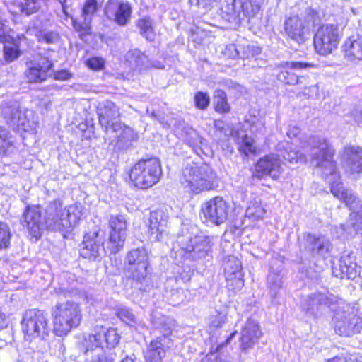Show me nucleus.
Segmentation results:
<instances>
[{
  "label": "nucleus",
  "instance_id": "1",
  "mask_svg": "<svg viewBox=\"0 0 362 362\" xmlns=\"http://www.w3.org/2000/svg\"><path fill=\"white\" fill-rule=\"evenodd\" d=\"M84 210V206L79 202L63 208L59 200H54L47 206L44 217L40 207L33 206L27 207L23 218L29 234L37 240L45 229L71 232L83 217Z\"/></svg>",
  "mask_w": 362,
  "mask_h": 362
},
{
  "label": "nucleus",
  "instance_id": "2",
  "mask_svg": "<svg viewBox=\"0 0 362 362\" xmlns=\"http://www.w3.org/2000/svg\"><path fill=\"white\" fill-rule=\"evenodd\" d=\"M148 251L145 247L130 250L124 259V275L127 285L132 293L149 292L153 287L148 272Z\"/></svg>",
  "mask_w": 362,
  "mask_h": 362
},
{
  "label": "nucleus",
  "instance_id": "3",
  "mask_svg": "<svg viewBox=\"0 0 362 362\" xmlns=\"http://www.w3.org/2000/svg\"><path fill=\"white\" fill-rule=\"evenodd\" d=\"M120 341V336L116 329L100 327L95 333L85 337L80 350L85 358V362H112L107 356L105 349L115 348Z\"/></svg>",
  "mask_w": 362,
  "mask_h": 362
},
{
  "label": "nucleus",
  "instance_id": "4",
  "mask_svg": "<svg viewBox=\"0 0 362 362\" xmlns=\"http://www.w3.org/2000/svg\"><path fill=\"white\" fill-rule=\"evenodd\" d=\"M180 182L184 188L195 194L213 189L218 185L216 173L211 168L206 164L198 165L195 163L185 166Z\"/></svg>",
  "mask_w": 362,
  "mask_h": 362
},
{
  "label": "nucleus",
  "instance_id": "5",
  "mask_svg": "<svg viewBox=\"0 0 362 362\" xmlns=\"http://www.w3.org/2000/svg\"><path fill=\"white\" fill-rule=\"evenodd\" d=\"M53 330L56 335H66L77 327L81 321L82 314L79 303L74 300L57 302L51 310Z\"/></svg>",
  "mask_w": 362,
  "mask_h": 362
},
{
  "label": "nucleus",
  "instance_id": "6",
  "mask_svg": "<svg viewBox=\"0 0 362 362\" xmlns=\"http://www.w3.org/2000/svg\"><path fill=\"white\" fill-rule=\"evenodd\" d=\"M162 175L160 161L156 158L139 160L129 173V177L135 187L148 189L156 184Z\"/></svg>",
  "mask_w": 362,
  "mask_h": 362
},
{
  "label": "nucleus",
  "instance_id": "7",
  "mask_svg": "<svg viewBox=\"0 0 362 362\" xmlns=\"http://www.w3.org/2000/svg\"><path fill=\"white\" fill-rule=\"evenodd\" d=\"M341 39L339 26L334 23H322L313 35V46L320 56H327L337 50Z\"/></svg>",
  "mask_w": 362,
  "mask_h": 362
},
{
  "label": "nucleus",
  "instance_id": "8",
  "mask_svg": "<svg viewBox=\"0 0 362 362\" xmlns=\"http://www.w3.org/2000/svg\"><path fill=\"white\" fill-rule=\"evenodd\" d=\"M30 111L23 110L20 104L14 100L5 102L1 105V116L8 125L18 132H34L37 124L28 118Z\"/></svg>",
  "mask_w": 362,
  "mask_h": 362
},
{
  "label": "nucleus",
  "instance_id": "9",
  "mask_svg": "<svg viewBox=\"0 0 362 362\" xmlns=\"http://www.w3.org/2000/svg\"><path fill=\"white\" fill-rule=\"evenodd\" d=\"M47 313L38 309L27 310L21 322L22 330L27 339L40 338L45 339L48 337L50 328L48 325Z\"/></svg>",
  "mask_w": 362,
  "mask_h": 362
},
{
  "label": "nucleus",
  "instance_id": "10",
  "mask_svg": "<svg viewBox=\"0 0 362 362\" xmlns=\"http://www.w3.org/2000/svg\"><path fill=\"white\" fill-rule=\"evenodd\" d=\"M313 148L317 151L311 158L315 162L317 168L329 169L331 175L337 173V161L335 159L336 149L334 145L327 138H318L314 143Z\"/></svg>",
  "mask_w": 362,
  "mask_h": 362
},
{
  "label": "nucleus",
  "instance_id": "11",
  "mask_svg": "<svg viewBox=\"0 0 362 362\" xmlns=\"http://www.w3.org/2000/svg\"><path fill=\"white\" fill-rule=\"evenodd\" d=\"M283 172L280 156L274 153H269L260 157L254 163L252 177L262 180L269 177L273 180H278Z\"/></svg>",
  "mask_w": 362,
  "mask_h": 362
},
{
  "label": "nucleus",
  "instance_id": "12",
  "mask_svg": "<svg viewBox=\"0 0 362 362\" xmlns=\"http://www.w3.org/2000/svg\"><path fill=\"white\" fill-rule=\"evenodd\" d=\"M284 33L287 40L303 45L310 35V28L304 19L298 14H294L285 18Z\"/></svg>",
  "mask_w": 362,
  "mask_h": 362
},
{
  "label": "nucleus",
  "instance_id": "13",
  "mask_svg": "<svg viewBox=\"0 0 362 362\" xmlns=\"http://www.w3.org/2000/svg\"><path fill=\"white\" fill-rule=\"evenodd\" d=\"M97 114L99 122L105 129L106 132L111 131L117 133V131L121 129L122 124L119 122V108L112 101L106 100L99 103Z\"/></svg>",
  "mask_w": 362,
  "mask_h": 362
},
{
  "label": "nucleus",
  "instance_id": "14",
  "mask_svg": "<svg viewBox=\"0 0 362 362\" xmlns=\"http://www.w3.org/2000/svg\"><path fill=\"white\" fill-rule=\"evenodd\" d=\"M279 71L276 76L277 81L284 86H296L300 83L303 76L296 74L293 70H303L316 68L317 65L312 62L293 61L285 62L277 66Z\"/></svg>",
  "mask_w": 362,
  "mask_h": 362
},
{
  "label": "nucleus",
  "instance_id": "15",
  "mask_svg": "<svg viewBox=\"0 0 362 362\" xmlns=\"http://www.w3.org/2000/svg\"><path fill=\"white\" fill-rule=\"evenodd\" d=\"M109 226L111 228L107 248L112 253H117L124 246L127 235V222L124 216H112L109 221Z\"/></svg>",
  "mask_w": 362,
  "mask_h": 362
},
{
  "label": "nucleus",
  "instance_id": "16",
  "mask_svg": "<svg viewBox=\"0 0 362 362\" xmlns=\"http://www.w3.org/2000/svg\"><path fill=\"white\" fill-rule=\"evenodd\" d=\"M104 233L99 230L90 231L84 235L80 249L82 257L95 260L105 251L103 247Z\"/></svg>",
  "mask_w": 362,
  "mask_h": 362
},
{
  "label": "nucleus",
  "instance_id": "17",
  "mask_svg": "<svg viewBox=\"0 0 362 362\" xmlns=\"http://www.w3.org/2000/svg\"><path fill=\"white\" fill-rule=\"evenodd\" d=\"M362 330V317L354 312H342L334 322V331L341 337H351Z\"/></svg>",
  "mask_w": 362,
  "mask_h": 362
},
{
  "label": "nucleus",
  "instance_id": "18",
  "mask_svg": "<svg viewBox=\"0 0 362 362\" xmlns=\"http://www.w3.org/2000/svg\"><path fill=\"white\" fill-rule=\"evenodd\" d=\"M202 213L206 222L220 225L226 220V201L216 197L203 204Z\"/></svg>",
  "mask_w": 362,
  "mask_h": 362
},
{
  "label": "nucleus",
  "instance_id": "19",
  "mask_svg": "<svg viewBox=\"0 0 362 362\" xmlns=\"http://www.w3.org/2000/svg\"><path fill=\"white\" fill-rule=\"evenodd\" d=\"M178 243L182 250L192 254L193 259H201L207 255L209 240L203 235H183L179 238Z\"/></svg>",
  "mask_w": 362,
  "mask_h": 362
},
{
  "label": "nucleus",
  "instance_id": "20",
  "mask_svg": "<svg viewBox=\"0 0 362 362\" xmlns=\"http://www.w3.org/2000/svg\"><path fill=\"white\" fill-rule=\"evenodd\" d=\"M52 66V62L47 58L40 59L38 62H30L27 64V69L24 72L27 81L37 83L45 81Z\"/></svg>",
  "mask_w": 362,
  "mask_h": 362
},
{
  "label": "nucleus",
  "instance_id": "21",
  "mask_svg": "<svg viewBox=\"0 0 362 362\" xmlns=\"http://www.w3.org/2000/svg\"><path fill=\"white\" fill-rule=\"evenodd\" d=\"M168 216L161 209L151 211L148 218V236L151 241H160L166 233Z\"/></svg>",
  "mask_w": 362,
  "mask_h": 362
},
{
  "label": "nucleus",
  "instance_id": "22",
  "mask_svg": "<svg viewBox=\"0 0 362 362\" xmlns=\"http://www.w3.org/2000/svg\"><path fill=\"white\" fill-rule=\"evenodd\" d=\"M263 333L257 322L247 319L243 326L239 338L240 348L242 351L251 349L262 337Z\"/></svg>",
  "mask_w": 362,
  "mask_h": 362
},
{
  "label": "nucleus",
  "instance_id": "23",
  "mask_svg": "<svg viewBox=\"0 0 362 362\" xmlns=\"http://www.w3.org/2000/svg\"><path fill=\"white\" fill-rule=\"evenodd\" d=\"M100 6L98 0H86L82 8L81 19H72L74 30L81 34L88 33L91 28L93 17Z\"/></svg>",
  "mask_w": 362,
  "mask_h": 362
},
{
  "label": "nucleus",
  "instance_id": "24",
  "mask_svg": "<svg viewBox=\"0 0 362 362\" xmlns=\"http://www.w3.org/2000/svg\"><path fill=\"white\" fill-rule=\"evenodd\" d=\"M105 14L107 18L112 19L117 25L125 26L129 22L132 7L127 2L115 3L113 1H109L105 9Z\"/></svg>",
  "mask_w": 362,
  "mask_h": 362
},
{
  "label": "nucleus",
  "instance_id": "25",
  "mask_svg": "<svg viewBox=\"0 0 362 362\" xmlns=\"http://www.w3.org/2000/svg\"><path fill=\"white\" fill-rule=\"evenodd\" d=\"M242 129L232 131L231 135L235 139L239 153L247 158L256 157L261 153V148L257 145L255 139L245 134Z\"/></svg>",
  "mask_w": 362,
  "mask_h": 362
},
{
  "label": "nucleus",
  "instance_id": "26",
  "mask_svg": "<svg viewBox=\"0 0 362 362\" xmlns=\"http://www.w3.org/2000/svg\"><path fill=\"white\" fill-rule=\"evenodd\" d=\"M173 346V341L169 337H159L152 340L145 352L147 362H161L165 356L166 351Z\"/></svg>",
  "mask_w": 362,
  "mask_h": 362
},
{
  "label": "nucleus",
  "instance_id": "27",
  "mask_svg": "<svg viewBox=\"0 0 362 362\" xmlns=\"http://www.w3.org/2000/svg\"><path fill=\"white\" fill-rule=\"evenodd\" d=\"M341 50L344 57L349 61L362 60V35L356 33L346 37Z\"/></svg>",
  "mask_w": 362,
  "mask_h": 362
},
{
  "label": "nucleus",
  "instance_id": "28",
  "mask_svg": "<svg viewBox=\"0 0 362 362\" xmlns=\"http://www.w3.org/2000/svg\"><path fill=\"white\" fill-rule=\"evenodd\" d=\"M346 156L347 165L352 174L362 172V147L346 146L344 148Z\"/></svg>",
  "mask_w": 362,
  "mask_h": 362
},
{
  "label": "nucleus",
  "instance_id": "29",
  "mask_svg": "<svg viewBox=\"0 0 362 362\" xmlns=\"http://www.w3.org/2000/svg\"><path fill=\"white\" fill-rule=\"evenodd\" d=\"M0 42L4 44L3 55L7 64L14 62L21 54L18 45L13 37L0 30Z\"/></svg>",
  "mask_w": 362,
  "mask_h": 362
},
{
  "label": "nucleus",
  "instance_id": "30",
  "mask_svg": "<svg viewBox=\"0 0 362 362\" xmlns=\"http://www.w3.org/2000/svg\"><path fill=\"white\" fill-rule=\"evenodd\" d=\"M119 131L121 132L119 134H116L117 137L116 144L119 149L126 150L137 140V134L132 128L126 126L122 125L121 129H119L117 132Z\"/></svg>",
  "mask_w": 362,
  "mask_h": 362
},
{
  "label": "nucleus",
  "instance_id": "31",
  "mask_svg": "<svg viewBox=\"0 0 362 362\" xmlns=\"http://www.w3.org/2000/svg\"><path fill=\"white\" fill-rule=\"evenodd\" d=\"M177 134L193 148H198L202 144V138L198 132L188 125H184L182 129L176 130Z\"/></svg>",
  "mask_w": 362,
  "mask_h": 362
},
{
  "label": "nucleus",
  "instance_id": "32",
  "mask_svg": "<svg viewBox=\"0 0 362 362\" xmlns=\"http://www.w3.org/2000/svg\"><path fill=\"white\" fill-rule=\"evenodd\" d=\"M266 210L260 201L253 200L250 202L246 210V216L253 221L262 219Z\"/></svg>",
  "mask_w": 362,
  "mask_h": 362
},
{
  "label": "nucleus",
  "instance_id": "33",
  "mask_svg": "<svg viewBox=\"0 0 362 362\" xmlns=\"http://www.w3.org/2000/svg\"><path fill=\"white\" fill-rule=\"evenodd\" d=\"M127 61L132 69H138L144 66L146 57L140 50L134 49L127 52Z\"/></svg>",
  "mask_w": 362,
  "mask_h": 362
},
{
  "label": "nucleus",
  "instance_id": "34",
  "mask_svg": "<svg viewBox=\"0 0 362 362\" xmlns=\"http://www.w3.org/2000/svg\"><path fill=\"white\" fill-rule=\"evenodd\" d=\"M13 138L10 132L0 126V154H6L13 146Z\"/></svg>",
  "mask_w": 362,
  "mask_h": 362
},
{
  "label": "nucleus",
  "instance_id": "35",
  "mask_svg": "<svg viewBox=\"0 0 362 362\" xmlns=\"http://www.w3.org/2000/svg\"><path fill=\"white\" fill-rule=\"evenodd\" d=\"M136 25L140 29V33L143 37L149 41L154 40L155 33L150 18L145 17L138 20Z\"/></svg>",
  "mask_w": 362,
  "mask_h": 362
},
{
  "label": "nucleus",
  "instance_id": "36",
  "mask_svg": "<svg viewBox=\"0 0 362 362\" xmlns=\"http://www.w3.org/2000/svg\"><path fill=\"white\" fill-rule=\"evenodd\" d=\"M347 208L351 211V214H358L362 211V200L357 196L349 192L342 201Z\"/></svg>",
  "mask_w": 362,
  "mask_h": 362
},
{
  "label": "nucleus",
  "instance_id": "37",
  "mask_svg": "<svg viewBox=\"0 0 362 362\" xmlns=\"http://www.w3.org/2000/svg\"><path fill=\"white\" fill-rule=\"evenodd\" d=\"M35 36L40 42H45L47 44H55L59 40V35L54 31L40 30L35 33Z\"/></svg>",
  "mask_w": 362,
  "mask_h": 362
},
{
  "label": "nucleus",
  "instance_id": "38",
  "mask_svg": "<svg viewBox=\"0 0 362 362\" xmlns=\"http://www.w3.org/2000/svg\"><path fill=\"white\" fill-rule=\"evenodd\" d=\"M11 238V233L8 224L0 221V250L9 247Z\"/></svg>",
  "mask_w": 362,
  "mask_h": 362
},
{
  "label": "nucleus",
  "instance_id": "39",
  "mask_svg": "<svg viewBox=\"0 0 362 362\" xmlns=\"http://www.w3.org/2000/svg\"><path fill=\"white\" fill-rule=\"evenodd\" d=\"M307 238L308 243L310 246L309 252L312 255L318 254L325 249V245L322 242H321L320 238L319 236L308 233L307 235Z\"/></svg>",
  "mask_w": 362,
  "mask_h": 362
},
{
  "label": "nucleus",
  "instance_id": "40",
  "mask_svg": "<svg viewBox=\"0 0 362 362\" xmlns=\"http://www.w3.org/2000/svg\"><path fill=\"white\" fill-rule=\"evenodd\" d=\"M215 110L219 113L226 111V94L222 90H217L214 97Z\"/></svg>",
  "mask_w": 362,
  "mask_h": 362
},
{
  "label": "nucleus",
  "instance_id": "41",
  "mask_svg": "<svg viewBox=\"0 0 362 362\" xmlns=\"http://www.w3.org/2000/svg\"><path fill=\"white\" fill-rule=\"evenodd\" d=\"M40 1L44 0H23L21 3L22 11L29 16L36 13L40 8Z\"/></svg>",
  "mask_w": 362,
  "mask_h": 362
},
{
  "label": "nucleus",
  "instance_id": "42",
  "mask_svg": "<svg viewBox=\"0 0 362 362\" xmlns=\"http://www.w3.org/2000/svg\"><path fill=\"white\" fill-rule=\"evenodd\" d=\"M330 192L333 196L340 201H343L345 197L350 192L344 187L341 182H333L330 185Z\"/></svg>",
  "mask_w": 362,
  "mask_h": 362
},
{
  "label": "nucleus",
  "instance_id": "43",
  "mask_svg": "<svg viewBox=\"0 0 362 362\" xmlns=\"http://www.w3.org/2000/svg\"><path fill=\"white\" fill-rule=\"evenodd\" d=\"M117 317L127 325L135 322V316L131 309L126 307H119L117 309Z\"/></svg>",
  "mask_w": 362,
  "mask_h": 362
},
{
  "label": "nucleus",
  "instance_id": "44",
  "mask_svg": "<svg viewBox=\"0 0 362 362\" xmlns=\"http://www.w3.org/2000/svg\"><path fill=\"white\" fill-rule=\"evenodd\" d=\"M210 98L206 93L197 92L194 95L195 106L199 110H205L209 105Z\"/></svg>",
  "mask_w": 362,
  "mask_h": 362
},
{
  "label": "nucleus",
  "instance_id": "45",
  "mask_svg": "<svg viewBox=\"0 0 362 362\" xmlns=\"http://www.w3.org/2000/svg\"><path fill=\"white\" fill-rule=\"evenodd\" d=\"M325 362H361L350 354H340L327 358Z\"/></svg>",
  "mask_w": 362,
  "mask_h": 362
},
{
  "label": "nucleus",
  "instance_id": "46",
  "mask_svg": "<svg viewBox=\"0 0 362 362\" xmlns=\"http://www.w3.org/2000/svg\"><path fill=\"white\" fill-rule=\"evenodd\" d=\"M186 293H188V291H185L183 288H177L173 291L170 296L172 303L180 304L183 303L186 300Z\"/></svg>",
  "mask_w": 362,
  "mask_h": 362
},
{
  "label": "nucleus",
  "instance_id": "47",
  "mask_svg": "<svg viewBox=\"0 0 362 362\" xmlns=\"http://www.w3.org/2000/svg\"><path fill=\"white\" fill-rule=\"evenodd\" d=\"M175 327V321L170 318L164 319L161 324L160 332L163 334L162 337H168L172 333L173 329Z\"/></svg>",
  "mask_w": 362,
  "mask_h": 362
},
{
  "label": "nucleus",
  "instance_id": "48",
  "mask_svg": "<svg viewBox=\"0 0 362 362\" xmlns=\"http://www.w3.org/2000/svg\"><path fill=\"white\" fill-rule=\"evenodd\" d=\"M87 66L93 70H101L105 64L104 59L101 57H92L87 60Z\"/></svg>",
  "mask_w": 362,
  "mask_h": 362
},
{
  "label": "nucleus",
  "instance_id": "49",
  "mask_svg": "<svg viewBox=\"0 0 362 362\" xmlns=\"http://www.w3.org/2000/svg\"><path fill=\"white\" fill-rule=\"evenodd\" d=\"M71 77V74L66 70H61L54 74V78L57 80L66 81Z\"/></svg>",
  "mask_w": 362,
  "mask_h": 362
},
{
  "label": "nucleus",
  "instance_id": "50",
  "mask_svg": "<svg viewBox=\"0 0 362 362\" xmlns=\"http://www.w3.org/2000/svg\"><path fill=\"white\" fill-rule=\"evenodd\" d=\"M247 48L252 57L259 55L262 53V48L259 46L248 45Z\"/></svg>",
  "mask_w": 362,
  "mask_h": 362
},
{
  "label": "nucleus",
  "instance_id": "51",
  "mask_svg": "<svg viewBox=\"0 0 362 362\" xmlns=\"http://www.w3.org/2000/svg\"><path fill=\"white\" fill-rule=\"evenodd\" d=\"M238 269L235 272H233V273L234 274H237L238 277L236 280V284H238V286L239 287H241L243 286V279L241 278L242 276V274H241V268H240V261H238Z\"/></svg>",
  "mask_w": 362,
  "mask_h": 362
},
{
  "label": "nucleus",
  "instance_id": "52",
  "mask_svg": "<svg viewBox=\"0 0 362 362\" xmlns=\"http://www.w3.org/2000/svg\"><path fill=\"white\" fill-rule=\"evenodd\" d=\"M136 361L137 358L136 356L134 354H132L129 356H127L120 362H137Z\"/></svg>",
  "mask_w": 362,
  "mask_h": 362
},
{
  "label": "nucleus",
  "instance_id": "53",
  "mask_svg": "<svg viewBox=\"0 0 362 362\" xmlns=\"http://www.w3.org/2000/svg\"><path fill=\"white\" fill-rule=\"evenodd\" d=\"M28 354H29V353L27 352V353H25V355L22 356V361L23 362H33V357L27 356Z\"/></svg>",
  "mask_w": 362,
  "mask_h": 362
},
{
  "label": "nucleus",
  "instance_id": "54",
  "mask_svg": "<svg viewBox=\"0 0 362 362\" xmlns=\"http://www.w3.org/2000/svg\"><path fill=\"white\" fill-rule=\"evenodd\" d=\"M153 66L155 67V68H157V69H164V65L160 64V63H158L156 64H153Z\"/></svg>",
  "mask_w": 362,
  "mask_h": 362
},
{
  "label": "nucleus",
  "instance_id": "55",
  "mask_svg": "<svg viewBox=\"0 0 362 362\" xmlns=\"http://www.w3.org/2000/svg\"><path fill=\"white\" fill-rule=\"evenodd\" d=\"M233 336H234V333L231 334L229 337H228V338H227L228 342L229 341V340L230 339H232L233 337Z\"/></svg>",
  "mask_w": 362,
  "mask_h": 362
},
{
  "label": "nucleus",
  "instance_id": "56",
  "mask_svg": "<svg viewBox=\"0 0 362 362\" xmlns=\"http://www.w3.org/2000/svg\"><path fill=\"white\" fill-rule=\"evenodd\" d=\"M215 126H216V127H217V128H221V127L218 126V122H216V121L215 122Z\"/></svg>",
  "mask_w": 362,
  "mask_h": 362
},
{
  "label": "nucleus",
  "instance_id": "57",
  "mask_svg": "<svg viewBox=\"0 0 362 362\" xmlns=\"http://www.w3.org/2000/svg\"><path fill=\"white\" fill-rule=\"evenodd\" d=\"M151 115H152V116H153V117H156V115H155V113H154V112H152V114H151Z\"/></svg>",
  "mask_w": 362,
  "mask_h": 362
},
{
  "label": "nucleus",
  "instance_id": "58",
  "mask_svg": "<svg viewBox=\"0 0 362 362\" xmlns=\"http://www.w3.org/2000/svg\"><path fill=\"white\" fill-rule=\"evenodd\" d=\"M313 12L314 13H317V11H313Z\"/></svg>",
  "mask_w": 362,
  "mask_h": 362
}]
</instances>
